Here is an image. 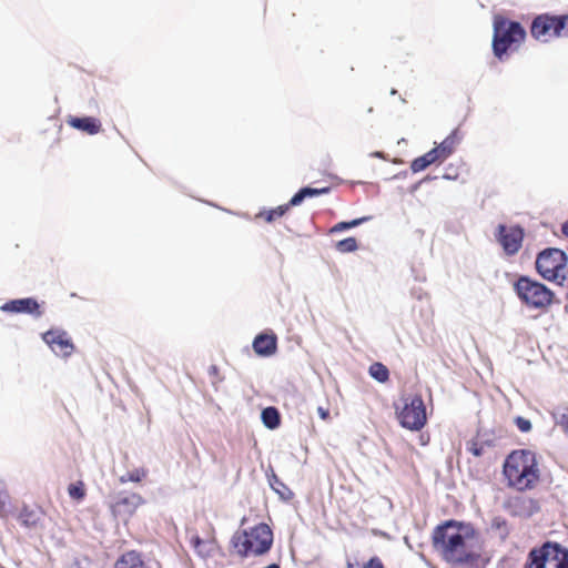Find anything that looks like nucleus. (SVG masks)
I'll return each instance as SVG.
<instances>
[{
    "instance_id": "obj_27",
    "label": "nucleus",
    "mask_w": 568,
    "mask_h": 568,
    "mask_svg": "<svg viewBox=\"0 0 568 568\" xmlns=\"http://www.w3.org/2000/svg\"><path fill=\"white\" fill-rule=\"evenodd\" d=\"M366 220H367V217H361V219H355V220H352L348 222H338L331 229V232L337 233V232H342V231H345L348 229L356 227V226L361 225L363 222H365Z\"/></svg>"
},
{
    "instance_id": "obj_22",
    "label": "nucleus",
    "mask_w": 568,
    "mask_h": 568,
    "mask_svg": "<svg viewBox=\"0 0 568 568\" xmlns=\"http://www.w3.org/2000/svg\"><path fill=\"white\" fill-rule=\"evenodd\" d=\"M369 375L379 383H386L389 379L388 368L381 362L373 363L368 368Z\"/></svg>"
},
{
    "instance_id": "obj_1",
    "label": "nucleus",
    "mask_w": 568,
    "mask_h": 568,
    "mask_svg": "<svg viewBox=\"0 0 568 568\" xmlns=\"http://www.w3.org/2000/svg\"><path fill=\"white\" fill-rule=\"evenodd\" d=\"M478 535L470 524L455 519L437 525L432 532V546L440 559L453 567H476L480 559Z\"/></svg>"
},
{
    "instance_id": "obj_11",
    "label": "nucleus",
    "mask_w": 568,
    "mask_h": 568,
    "mask_svg": "<svg viewBox=\"0 0 568 568\" xmlns=\"http://www.w3.org/2000/svg\"><path fill=\"white\" fill-rule=\"evenodd\" d=\"M496 237L506 255L511 256L521 248L524 230L520 226H506L500 224Z\"/></svg>"
},
{
    "instance_id": "obj_2",
    "label": "nucleus",
    "mask_w": 568,
    "mask_h": 568,
    "mask_svg": "<svg viewBox=\"0 0 568 568\" xmlns=\"http://www.w3.org/2000/svg\"><path fill=\"white\" fill-rule=\"evenodd\" d=\"M503 476L506 486L513 490L519 493L534 490L542 481L540 458L530 449H515L504 460Z\"/></svg>"
},
{
    "instance_id": "obj_17",
    "label": "nucleus",
    "mask_w": 568,
    "mask_h": 568,
    "mask_svg": "<svg viewBox=\"0 0 568 568\" xmlns=\"http://www.w3.org/2000/svg\"><path fill=\"white\" fill-rule=\"evenodd\" d=\"M190 544L194 551L202 558L212 556L216 548V542L213 537L202 539L197 535H192L190 538Z\"/></svg>"
},
{
    "instance_id": "obj_33",
    "label": "nucleus",
    "mask_w": 568,
    "mask_h": 568,
    "mask_svg": "<svg viewBox=\"0 0 568 568\" xmlns=\"http://www.w3.org/2000/svg\"><path fill=\"white\" fill-rule=\"evenodd\" d=\"M317 413L320 417L324 420L329 418V410L327 408L318 407Z\"/></svg>"
},
{
    "instance_id": "obj_8",
    "label": "nucleus",
    "mask_w": 568,
    "mask_h": 568,
    "mask_svg": "<svg viewBox=\"0 0 568 568\" xmlns=\"http://www.w3.org/2000/svg\"><path fill=\"white\" fill-rule=\"evenodd\" d=\"M525 568H568V549L547 541L529 551Z\"/></svg>"
},
{
    "instance_id": "obj_9",
    "label": "nucleus",
    "mask_w": 568,
    "mask_h": 568,
    "mask_svg": "<svg viewBox=\"0 0 568 568\" xmlns=\"http://www.w3.org/2000/svg\"><path fill=\"white\" fill-rule=\"evenodd\" d=\"M403 402V406L396 412L399 424L409 430H420L427 423L426 407L422 396H408Z\"/></svg>"
},
{
    "instance_id": "obj_14",
    "label": "nucleus",
    "mask_w": 568,
    "mask_h": 568,
    "mask_svg": "<svg viewBox=\"0 0 568 568\" xmlns=\"http://www.w3.org/2000/svg\"><path fill=\"white\" fill-rule=\"evenodd\" d=\"M143 503L144 500L140 494L120 495L111 505V509L115 516H131Z\"/></svg>"
},
{
    "instance_id": "obj_29",
    "label": "nucleus",
    "mask_w": 568,
    "mask_h": 568,
    "mask_svg": "<svg viewBox=\"0 0 568 568\" xmlns=\"http://www.w3.org/2000/svg\"><path fill=\"white\" fill-rule=\"evenodd\" d=\"M556 424L559 425L566 433H568V408H559L554 413Z\"/></svg>"
},
{
    "instance_id": "obj_19",
    "label": "nucleus",
    "mask_w": 568,
    "mask_h": 568,
    "mask_svg": "<svg viewBox=\"0 0 568 568\" xmlns=\"http://www.w3.org/2000/svg\"><path fill=\"white\" fill-rule=\"evenodd\" d=\"M460 141V136L458 135V130H454L437 148L442 153V156L446 160L449 158L456 150Z\"/></svg>"
},
{
    "instance_id": "obj_16",
    "label": "nucleus",
    "mask_w": 568,
    "mask_h": 568,
    "mask_svg": "<svg viewBox=\"0 0 568 568\" xmlns=\"http://www.w3.org/2000/svg\"><path fill=\"white\" fill-rule=\"evenodd\" d=\"M253 349L260 356H272L277 349V337L275 334H258L253 341Z\"/></svg>"
},
{
    "instance_id": "obj_30",
    "label": "nucleus",
    "mask_w": 568,
    "mask_h": 568,
    "mask_svg": "<svg viewBox=\"0 0 568 568\" xmlns=\"http://www.w3.org/2000/svg\"><path fill=\"white\" fill-rule=\"evenodd\" d=\"M486 443H478L476 440H471L470 443H468L467 445V450L473 454L474 456L476 457H480L484 455V446H485Z\"/></svg>"
},
{
    "instance_id": "obj_32",
    "label": "nucleus",
    "mask_w": 568,
    "mask_h": 568,
    "mask_svg": "<svg viewBox=\"0 0 568 568\" xmlns=\"http://www.w3.org/2000/svg\"><path fill=\"white\" fill-rule=\"evenodd\" d=\"M515 424L518 427V429L523 433H527L531 429V423L524 417H516Z\"/></svg>"
},
{
    "instance_id": "obj_26",
    "label": "nucleus",
    "mask_w": 568,
    "mask_h": 568,
    "mask_svg": "<svg viewBox=\"0 0 568 568\" xmlns=\"http://www.w3.org/2000/svg\"><path fill=\"white\" fill-rule=\"evenodd\" d=\"M358 247L357 241L355 237H346L336 243V250L341 253H351L356 251Z\"/></svg>"
},
{
    "instance_id": "obj_24",
    "label": "nucleus",
    "mask_w": 568,
    "mask_h": 568,
    "mask_svg": "<svg viewBox=\"0 0 568 568\" xmlns=\"http://www.w3.org/2000/svg\"><path fill=\"white\" fill-rule=\"evenodd\" d=\"M346 568H386L383 560L378 556L371 557L367 561L359 565L352 560L346 561Z\"/></svg>"
},
{
    "instance_id": "obj_20",
    "label": "nucleus",
    "mask_w": 568,
    "mask_h": 568,
    "mask_svg": "<svg viewBox=\"0 0 568 568\" xmlns=\"http://www.w3.org/2000/svg\"><path fill=\"white\" fill-rule=\"evenodd\" d=\"M268 481L272 489L283 500H291L293 498V491L274 473L268 477Z\"/></svg>"
},
{
    "instance_id": "obj_34",
    "label": "nucleus",
    "mask_w": 568,
    "mask_h": 568,
    "mask_svg": "<svg viewBox=\"0 0 568 568\" xmlns=\"http://www.w3.org/2000/svg\"><path fill=\"white\" fill-rule=\"evenodd\" d=\"M210 374L217 375L219 374V368L215 365H212L210 367Z\"/></svg>"
},
{
    "instance_id": "obj_13",
    "label": "nucleus",
    "mask_w": 568,
    "mask_h": 568,
    "mask_svg": "<svg viewBox=\"0 0 568 568\" xmlns=\"http://www.w3.org/2000/svg\"><path fill=\"white\" fill-rule=\"evenodd\" d=\"M4 313H22L34 317H41L44 313L42 304L33 297L18 298L6 302L0 306Z\"/></svg>"
},
{
    "instance_id": "obj_12",
    "label": "nucleus",
    "mask_w": 568,
    "mask_h": 568,
    "mask_svg": "<svg viewBox=\"0 0 568 568\" xmlns=\"http://www.w3.org/2000/svg\"><path fill=\"white\" fill-rule=\"evenodd\" d=\"M42 339L59 356H70L74 345L68 333L60 328H51L42 334Z\"/></svg>"
},
{
    "instance_id": "obj_28",
    "label": "nucleus",
    "mask_w": 568,
    "mask_h": 568,
    "mask_svg": "<svg viewBox=\"0 0 568 568\" xmlns=\"http://www.w3.org/2000/svg\"><path fill=\"white\" fill-rule=\"evenodd\" d=\"M430 164H432V162L429 161L428 156L425 153L424 155L418 156V158H416V159H414L412 161L410 170L414 173H418V172L424 171L425 169H427Z\"/></svg>"
},
{
    "instance_id": "obj_35",
    "label": "nucleus",
    "mask_w": 568,
    "mask_h": 568,
    "mask_svg": "<svg viewBox=\"0 0 568 568\" xmlns=\"http://www.w3.org/2000/svg\"><path fill=\"white\" fill-rule=\"evenodd\" d=\"M562 233L568 237V221L562 225Z\"/></svg>"
},
{
    "instance_id": "obj_3",
    "label": "nucleus",
    "mask_w": 568,
    "mask_h": 568,
    "mask_svg": "<svg viewBox=\"0 0 568 568\" xmlns=\"http://www.w3.org/2000/svg\"><path fill=\"white\" fill-rule=\"evenodd\" d=\"M527 37L525 28L517 21L497 14L493 20V42L494 55L504 61L509 50H516L520 47Z\"/></svg>"
},
{
    "instance_id": "obj_6",
    "label": "nucleus",
    "mask_w": 568,
    "mask_h": 568,
    "mask_svg": "<svg viewBox=\"0 0 568 568\" xmlns=\"http://www.w3.org/2000/svg\"><path fill=\"white\" fill-rule=\"evenodd\" d=\"M530 36L541 43L568 38V14L541 13L536 16L530 24Z\"/></svg>"
},
{
    "instance_id": "obj_31",
    "label": "nucleus",
    "mask_w": 568,
    "mask_h": 568,
    "mask_svg": "<svg viewBox=\"0 0 568 568\" xmlns=\"http://www.w3.org/2000/svg\"><path fill=\"white\" fill-rule=\"evenodd\" d=\"M426 155L428 156L432 164L445 161L444 156H442V153L439 152L437 146L428 151Z\"/></svg>"
},
{
    "instance_id": "obj_21",
    "label": "nucleus",
    "mask_w": 568,
    "mask_h": 568,
    "mask_svg": "<svg viewBox=\"0 0 568 568\" xmlns=\"http://www.w3.org/2000/svg\"><path fill=\"white\" fill-rule=\"evenodd\" d=\"M262 422L263 424L265 425V427L270 428V429H275L280 426L281 424V416H280V413L278 410L273 407V406H270V407H266L262 410Z\"/></svg>"
},
{
    "instance_id": "obj_18",
    "label": "nucleus",
    "mask_w": 568,
    "mask_h": 568,
    "mask_svg": "<svg viewBox=\"0 0 568 568\" xmlns=\"http://www.w3.org/2000/svg\"><path fill=\"white\" fill-rule=\"evenodd\" d=\"M18 518L22 526L30 528L36 527L40 523L41 515L38 509L23 506Z\"/></svg>"
},
{
    "instance_id": "obj_10",
    "label": "nucleus",
    "mask_w": 568,
    "mask_h": 568,
    "mask_svg": "<svg viewBox=\"0 0 568 568\" xmlns=\"http://www.w3.org/2000/svg\"><path fill=\"white\" fill-rule=\"evenodd\" d=\"M329 192V187L314 189V187H303L293 197L288 201V203L280 205L275 209L263 211L257 214V217H263L267 223L274 222L276 219L282 217L292 206L300 205L304 199L316 196L321 194H325Z\"/></svg>"
},
{
    "instance_id": "obj_5",
    "label": "nucleus",
    "mask_w": 568,
    "mask_h": 568,
    "mask_svg": "<svg viewBox=\"0 0 568 568\" xmlns=\"http://www.w3.org/2000/svg\"><path fill=\"white\" fill-rule=\"evenodd\" d=\"M514 290L528 308L545 312L552 304L554 292L540 282L528 276H520L514 284Z\"/></svg>"
},
{
    "instance_id": "obj_23",
    "label": "nucleus",
    "mask_w": 568,
    "mask_h": 568,
    "mask_svg": "<svg viewBox=\"0 0 568 568\" xmlns=\"http://www.w3.org/2000/svg\"><path fill=\"white\" fill-rule=\"evenodd\" d=\"M68 494L71 499L81 501L87 495L85 484L82 480H78L68 486Z\"/></svg>"
},
{
    "instance_id": "obj_4",
    "label": "nucleus",
    "mask_w": 568,
    "mask_h": 568,
    "mask_svg": "<svg viewBox=\"0 0 568 568\" xmlns=\"http://www.w3.org/2000/svg\"><path fill=\"white\" fill-rule=\"evenodd\" d=\"M273 542V532L268 525L261 523L250 530L237 531L232 538V546L241 557L263 555Z\"/></svg>"
},
{
    "instance_id": "obj_15",
    "label": "nucleus",
    "mask_w": 568,
    "mask_h": 568,
    "mask_svg": "<svg viewBox=\"0 0 568 568\" xmlns=\"http://www.w3.org/2000/svg\"><path fill=\"white\" fill-rule=\"evenodd\" d=\"M67 124L72 129L84 132L89 135L98 134L102 131V123L93 116H73L69 115L65 120Z\"/></svg>"
},
{
    "instance_id": "obj_7",
    "label": "nucleus",
    "mask_w": 568,
    "mask_h": 568,
    "mask_svg": "<svg viewBox=\"0 0 568 568\" xmlns=\"http://www.w3.org/2000/svg\"><path fill=\"white\" fill-rule=\"evenodd\" d=\"M567 260L564 251L548 247L537 255L536 270L542 278L564 285L567 281Z\"/></svg>"
},
{
    "instance_id": "obj_25",
    "label": "nucleus",
    "mask_w": 568,
    "mask_h": 568,
    "mask_svg": "<svg viewBox=\"0 0 568 568\" xmlns=\"http://www.w3.org/2000/svg\"><path fill=\"white\" fill-rule=\"evenodd\" d=\"M148 476V470L145 468H135L133 470L128 471L125 475L120 477V481L122 484L128 481L140 483Z\"/></svg>"
}]
</instances>
